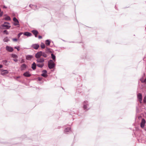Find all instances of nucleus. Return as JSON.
<instances>
[{"label":"nucleus","instance_id":"nucleus-1","mask_svg":"<svg viewBox=\"0 0 146 146\" xmlns=\"http://www.w3.org/2000/svg\"><path fill=\"white\" fill-rule=\"evenodd\" d=\"M48 67L50 69H52L55 67V65L54 61L50 60L48 61Z\"/></svg>","mask_w":146,"mask_h":146},{"label":"nucleus","instance_id":"nucleus-2","mask_svg":"<svg viewBox=\"0 0 146 146\" xmlns=\"http://www.w3.org/2000/svg\"><path fill=\"white\" fill-rule=\"evenodd\" d=\"M83 107L84 110H88L90 109V108H88L89 104L87 101H84L83 103Z\"/></svg>","mask_w":146,"mask_h":146},{"label":"nucleus","instance_id":"nucleus-3","mask_svg":"<svg viewBox=\"0 0 146 146\" xmlns=\"http://www.w3.org/2000/svg\"><path fill=\"white\" fill-rule=\"evenodd\" d=\"M11 27V26L9 25L2 24L0 26V29H9Z\"/></svg>","mask_w":146,"mask_h":146},{"label":"nucleus","instance_id":"nucleus-4","mask_svg":"<svg viewBox=\"0 0 146 146\" xmlns=\"http://www.w3.org/2000/svg\"><path fill=\"white\" fill-rule=\"evenodd\" d=\"M13 20L14 22L13 25L15 26L19 25L18 26H17V27H19V24L18 20L15 17H14L13 18Z\"/></svg>","mask_w":146,"mask_h":146},{"label":"nucleus","instance_id":"nucleus-5","mask_svg":"<svg viewBox=\"0 0 146 146\" xmlns=\"http://www.w3.org/2000/svg\"><path fill=\"white\" fill-rule=\"evenodd\" d=\"M42 73L41 74V76L44 77L46 78L47 77L48 75L47 74V71L46 70H43L42 72Z\"/></svg>","mask_w":146,"mask_h":146},{"label":"nucleus","instance_id":"nucleus-6","mask_svg":"<svg viewBox=\"0 0 146 146\" xmlns=\"http://www.w3.org/2000/svg\"><path fill=\"white\" fill-rule=\"evenodd\" d=\"M5 49L7 51L10 52H12L14 50L13 48L12 47L8 46H6Z\"/></svg>","mask_w":146,"mask_h":146},{"label":"nucleus","instance_id":"nucleus-7","mask_svg":"<svg viewBox=\"0 0 146 146\" xmlns=\"http://www.w3.org/2000/svg\"><path fill=\"white\" fill-rule=\"evenodd\" d=\"M42 51H40L37 52L35 54V57L36 58H40L42 56Z\"/></svg>","mask_w":146,"mask_h":146},{"label":"nucleus","instance_id":"nucleus-8","mask_svg":"<svg viewBox=\"0 0 146 146\" xmlns=\"http://www.w3.org/2000/svg\"><path fill=\"white\" fill-rule=\"evenodd\" d=\"M40 46L38 44H33L31 45V47L35 50H37L39 48Z\"/></svg>","mask_w":146,"mask_h":146},{"label":"nucleus","instance_id":"nucleus-9","mask_svg":"<svg viewBox=\"0 0 146 146\" xmlns=\"http://www.w3.org/2000/svg\"><path fill=\"white\" fill-rule=\"evenodd\" d=\"M27 66L25 63H23L22 64L21 66V71L25 70L27 68Z\"/></svg>","mask_w":146,"mask_h":146},{"label":"nucleus","instance_id":"nucleus-10","mask_svg":"<svg viewBox=\"0 0 146 146\" xmlns=\"http://www.w3.org/2000/svg\"><path fill=\"white\" fill-rule=\"evenodd\" d=\"M36 61L37 63H44V60L43 58H37Z\"/></svg>","mask_w":146,"mask_h":146},{"label":"nucleus","instance_id":"nucleus-11","mask_svg":"<svg viewBox=\"0 0 146 146\" xmlns=\"http://www.w3.org/2000/svg\"><path fill=\"white\" fill-rule=\"evenodd\" d=\"M137 98L139 100V101L140 103L142 102V95L141 93H139L137 95Z\"/></svg>","mask_w":146,"mask_h":146},{"label":"nucleus","instance_id":"nucleus-12","mask_svg":"<svg viewBox=\"0 0 146 146\" xmlns=\"http://www.w3.org/2000/svg\"><path fill=\"white\" fill-rule=\"evenodd\" d=\"M145 122V120L144 119L142 118V119L140 123V126L141 128H143L144 127Z\"/></svg>","mask_w":146,"mask_h":146},{"label":"nucleus","instance_id":"nucleus-13","mask_svg":"<svg viewBox=\"0 0 146 146\" xmlns=\"http://www.w3.org/2000/svg\"><path fill=\"white\" fill-rule=\"evenodd\" d=\"M23 76L26 77H29L31 76V74L29 71H27L23 74Z\"/></svg>","mask_w":146,"mask_h":146},{"label":"nucleus","instance_id":"nucleus-14","mask_svg":"<svg viewBox=\"0 0 146 146\" xmlns=\"http://www.w3.org/2000/svg\"><path fill=\"white\" fill-rule=\"evenodd\" d=\"M31 32L33 34L35 35V37H37V35L38 34V32L36 30H32Z\"/></svg>","mask_w":146,"mask_h":146},{"label":"nucleus","instance_id":"nucleus-15","mask_svg":"<svg viewBox=\"0 0 146 146\" xmlns=\"http://www.w3.org/2000/svg\"><path fill=\"white\" fill-rule=\"evenodd\" d=\"M23 34L24 35L26 36L27 37H30L32 35V34L31 33L26 31L23 33Z\"/></svg>","mask_w":146,"mask_h":146},{"label":"nucleus","instance_id":"nucleus-16","mask_svg":"<svg viewBox=\"0 0 146 146\" xmlns=\"http://www.w3.org/2000/svg\"><path fill=\"white\" fill-rule=\"evenodd\" d=\"M38 5V4H37ZM32 9H33L35 10L36 9H38L39 8H40V7H42L41 6H39L38 7V5H32Z\"/></svg>","mask_w":146,"mask_h":146},{"label":"nucleus","instance_id":"nucleus-17","mask_svg":"<svg viewBox=\"0 0 146 146\" xmlns=\"http://www.w3.org/2000/svg\"><path fill=\"white\" fill-rule=\"evenodd\" d=\"M37 66V64L35 62H33L31 65V68L33 70H35L36 69V66Z\"/></svg>","mask_w":146,"mask_h":146},{"label":"nucleus","instance_id":"nucleus-18","mask_svg":"<svg viewBox=\"0 0 146 146\" xmlns=\"http://www.w3.org/2000/svg\"><path fill=\"white\" fill-rule=\"evenodd\" d=\"M33 57V56L32 55H27L26 56V59L27 60H31Z\"/></svg>","mask_w":146,"mask_h":146},{"label":"nucleus","instance_id":"nucleus-19","mask_svg":"<svg viewBox=\"0 0 146 146\" xmlns=\"http://www.w3.org/2000/svg\"><path fill=\"white\" fill-rule=\"evenodd\" d=\"M51 58L53 59V61L55 62L56 60V57L55 55L53 53H51Z\"/></svg>","mask_w":146,"mask_h":146},{"label":"nucleus","instance_id":"nucleus-20","mask_svg":"<svg viewBox=\"0 0 146 146\" xmlns=\"http://www.w3.org/2000/svg\"><path fill=\"white\" fill-rule=\"evenodd\" d=\"M50 40L49 39H47L45 40V43L46 46H49L50 45Z\"/></svg>","mask_w":146,"mask_h":146},{"label":"nucleus","instance_id":"nucleus-21","mask_svg":"<svg viewBox=\"0 0 146 146\" xmlns=\"http://www.w3.org/2000/svg\"><path fill=\"white\" fill-rule=\"evenodd\" d=\"M8 73V72L7 70H3L2 71V75H5L7 74Z\"/></svg>","mask_w":146,"mask_h":146},{"label":"nucleus","instance_id":"nucleus-22","mask_svg":"<svg viewBox=\"0 0 146 146\" xmlns=\"http://www.w3.org/2000/svg\"><path fill=\"white\" fill-rule=\"evenodd\" d=\"M37 66L38 67L42 68L44 65V63H41L40 64H37Z\"/></svg>","mask_w":146,"mask_h":146},{"label":"nucleus","instance_id":"nucleus-23","mask_svg":"<svg viewBox=\"0 0 146 146\" xmlns=\"http://www.w3.org/2000/svg\"><path fill=\"white\" fill-rule=\"evenodd\" d=\"M46 52H42V56L45 57L46 58L48 56V55L46 54Z\"/></svg>","mask_w":146,"mask_h":146},{"label":"nucleus","instance_id":"nucleus-24","mask_svg":"<svg viewBox=\"0 0 146 146\" xmlns=\"http://www.w3.org/2000/svg\"><path fill=\"white\" fill-rule=\"evenodd\" d=\"M50 48H49L46 47V53H51L52 52L50 50Z\"/></svg>","mask_w":146,"mask_h":146},{"label":"nucleus","instance_id":"nucleus-25","mask_svg":"<svg viewBox=\"0 0 146 146\" xmlns=\"http://www.w3.org/2000/svg\"><path fill=\"white\" fill-rule=\"evenodd\" d=\"M11 57L14 58H18V56L16 54H12L11 55Z\"/></svg>","mask_w":146,"mask_h":146},{"label":"nucleus","instance_id":"nucleus-26","mask_svg":"<svg viewBox=\"0 0 146 146\" xmlns=\"http://www.w3.org/2000/svg\"><path fill=\"white\" fill-rule=\"evenodd\" d=\"M4 19L7 21H10L11 19L10 17L8 16H7L4 18Z\"/></svg>","mask_w":146,"mask_h":146},{"label":"nucleus","instance_id":"nucleus-27","mask_svg":"<svg viewBox=\"0 0 146 146\" xmlns=\"http://www.w3.org/2000/svg\"><path fill=\"white\" fill-rule=\"evenodd\" d=\"M9 40L7 36L5 37L3 39L4 42H7Z\"/></svg>","mask_w":146,"mask_h":146},{"label":"nucleus","instance_id":"nucleus-28","mask_svg":"<svg viewBox=\"0 0 146 146\" xmlns=\"http://www.w3.org/2000/svg\"><path fill=\"white\" fill-rule=\"evenodd\" d=\"M40 47L42 49L44 48H45V45L42 42L40 45Z\"/></svg>","mask_w":146,"mask_h":146},{"label":"nucleus","instance_id":"nucleus-29","mask_svg":"<svg viewBox=\"0 0 146 146\" xmlns=\"http://www.w3.org/2000/svg\"><path fill=\"white\" fill-rule=\"evenodd\" d=\"M3 64L7 66L8 65L7 63V60H4L2 61Z\"/></svg>","mask_w":146,"mask_h":146},{"label":"nucleus","instance_id":"nucleus-30","mask_svg":"<svg viewBox=\"0 0 146 146\" xmlns=\"http://www.w3.org/2000/svg\"><path fill=\"white\" fill-rule=\"evenodd\" d=\"M3 34H6L7 35H8L9 34V33L6 30H4L3 32Z\"/></svg>","mask_w":146,"mask_h":146},{"label":"nucleus","instance_id":"nucleus-31","mask_svg":"<svg viewBox=\"0 0 146 146\" xmlns=\"http://www.w3.org/2000/svg\"><path fill=\"white\" fill-rule=\"evenodd\" d=\"M23 34V33L22 32H20L17 35V37L18 38H19Z\"/></svg>","mask_w":146,"mask_h":146},{"label":"nucleus","instance_id":"nucleus-32","mask_svg":"<svg viewBox=\"0 0 146 146\" xmlns=\"http://www.w3.org/2000/svg\"><path fill=\"white\" fill-rule=\"evenodd\" d=\"M19 46H15L14 47V48L15 49H16L18 51H19L20 50V49H19Z\"/></svg>","mask_w":146,"mask_h":146},{"label":"nucleus","instance_id":"nucleus-33","mask_svg":"<svg viewBox=\"0 0 146 146\" xmlns=\"http://www.w3.org/2000/svg\"><path fill=\"white\" fill-rule=\"evenodd\" d=\"M143 102L144 103H146V96H145L143 99Z\"/></svg>","mask_w":146,"mask_h":146},{"label":"nucleus","instance_id":"nucleus-34","mask_svg":"<svg viewBox=\"0 0 146 146\" xmlns=\"http://www.w3.org/2000/svg\"><path fill=\"white\" fill-rule=\"evenodd\" d=\"M70 128H66L64 130V131L65 132H68L69 130H70Z\"/></svg>","mask_w":146,"mask_h":146},{"label":"nucleus","instance_id":"nucleus-35","mask_svg":"<svg viewBox=\"0 0 146 146\" xmlns=\"http://www.w3.org/2000/svg\"><path fill=\"white\" fill-rule=\"evenodd\" d=\"M42 78V77H38V80L40 81H41Z\"/></svg>","mask_w":146,"mask_h":146},{"label":"nucleus","instance_id":"nucleus-36","mask_svg":"<svg viewBox=\"0 0 146 146\" xmlns=\"http://www.w3.org/2000/svg\"><path fill=\"white\" fill-rule=\"evenodd\" d=\"M12 39L13 41L15 42H17L18 40L16 38H13Z\"/></svg>","mask_w":146,"mask_h":146},{"label":"nucleus","instance_id":"nucleus-37","mask_svg":"<svg viewBox=\"0 0 146 146\" xmlns=\"http://www.w3.org/2000/svg\"><path fill=\"white\" fill-rule=\"evenodd\" d=\"M3 14V11H1L0 12V17H1Z\"/></svg>","mask_w":146,"mask_h":146},{"label":"nucleus","instance_id":"nucleus-38","mask_svg":"<svg viewBox=\"0 0 146 146\" xmlns=\"http://www.w3.org/2000/svg\"><path fill=\"white\" fill-rule=\"evenodd\" d=\"M7 24L9 25H10V23H9L7 22H4V23L3 24Z\"/></svg>","mask_w":146,"mask_h":146},{"label":"nucleus","instance_id":"nucleus-39","mask_svg":"<svg viewBox=\"0 0 146 146\" xmlns=\"http://www.w3.org/2000/svg\"><path fill=\"white\" fill-rule=\"evenodd\" d=\"M25 62V60L24 59H22L21 60V63H24Z\"/></svg>","mask_w":146,"mask_h":146},{"label":"nucleus","instance_id":"nucleus-40","mask_svg":"<svg viewBox=\"0 0 146 146\" xmlns=\"http://www.w3.org/2000/svg\"><path fill=\"white\" fill-rule=\"evenodd\" d=\"M42 38V36H41L40 35H39L38 36V38L39 39H41Z\"/></svg>","mask_w":146,"mask_h":146},{"label":"nucleus","instance_id":"nucleus-41","mask_svg":"<svg viewBox=\"0 0 146 146\" xmlns=\"http://www.w3.org/2000/svg\"><path fill=\"white\" fill-rule=\"evenodd\" d=\"M13 60L15 62H17L18 61V60L17 59H13Z\"/></svg>","mask_w":146,"mask_h":146},{"label":"nucleus","instance_id":"nucleus-42","mask_svg":"<svg viewBox=\"0 0 146 146\" xmlns=\"http://www.w3.org/2000/svg\"><path fill=\"white\" fill-rule=\"evenodd\" d=\"M33 5L32 4H30L29 5V7H30V8H31L32 9V5Z\"/></svg>","mask_w":146,"mask_h":146},{"label":"nucleus","instance_id":"nucleus-43","mask_svg":"<svg viewBox=\"0 0 146 146\" xmlns=\"http://www.w3.org/2000/svg\"><path fill=\"white\" fill-rule=\"evenodd\" d=\"M7 7L5 5H4L3 7V8H7Z\"/></svg>","mask_w":146,"mask_h":146},{"label":"nucleus","instance_id":"nucleus-44","mask_svg":"<svg viewBox=\"0 0 146 146\" xmlns=\"http://www.w3.org/2000/svg\"><path fill=\"white\" fill-rule=\"evenodd\" d=\"M143 82H144L145 83H146V78L145 79V80H144Z\"/></svg>","mask_w":146,"mask_h":146},{"label":"nucleus","instance_id":"nucleus-45","mask_svg":"<svg viewBox=\"0 0 146 146\" xmlns=\"http://www.w3.org/2000/svg\"><path fill=\"white\" fill-rule=\"evenodd\" d=\"M3 65L2 64H0V68H1L3 67Z\"/></svg>","mask_w":146,"mask_h":146},{"label":"nucleus","instance_id":"nucleus-46","mask_svg":"<svg viewBox=\"0 0 146 146\" xmlns=\"http://www.w3.org/2000/svg\"><path fill=\"white\" fill-rule=\"evenodd\" d=\"M20 76H17L16 77V78H20Z\"/></svg>","mask_w":146,"mask_h":146},{"label":"nucleus","instance_id":"nucleus-47","mask_svg":"<svg viewBox=\"0 0 146 146\" xmlns=\"http://www.w3.org/2000/svg\"><path fill=\"white\" fill-rule=\"evenodd\" d=\"M66 128H70V127H67Z\"/></svg>","mask_w":146,"mask_h":146},{"label":"nucleus","instance_id":"nucleus-48","mask_svg":"<svg viewBox=\"0 0 146 146\" xmlns=\"http://www.w3.org/2000/svg\"><path fill=\"white\" fill-rule=\"evenodd\" d=\"M1 9L0 8V12H1Z\"/></svg>","mask_w":146,"mask_h":146},{"label":"nucleus","instance_id":"nucleus-49","mask_svg":"<svg viewBox=\"0 0 146 146\" xmlns=\"http://www.w3.org/2000/svg\"><path fill=\"white\" fill-rule=\"evenodd\" d=\"M4 15L5 16H6V15Z\"/></svg>","mask_w":146,"mask_h":146},{"label":"nucleus","instance_id":"nucleus-50","mask_svg":"<svg viewBox=\"0 0 146 146\" xmlns=\"http://www.w3.org/2000/svg\"><path fill=\"white\" fill-rule=\"evenodd\" d=\"M73 42V43L74 42Z\"/></svg>","mask_w":146,"mask_h":146},{"label":"nucleus","instance_id":"nucleus-51","mask_svg":"<svg viewBox=\"0 0 146 146\" xmlns=\"http://www.w3.org/2000/svg\"><path fill=\"white\" fill-rule=\"evenodd\" d=\"M115 8L116 9V6H115Z\"/></svg>","mask_w":146,"mask_h":146},{"label":"nucleus","instance_id":"nucleus-52","mask_svg":"<svg viewBox=\"0 0 146 146\" xmlns=\"http://www.w3.org/2000/svg\"><path fill=\"white\" fill-rule=\"evenodd\" d=\"M145 29H146V27H145Z\"/></svg>","mask_w":146,"mask_h":146}]
</instances>
